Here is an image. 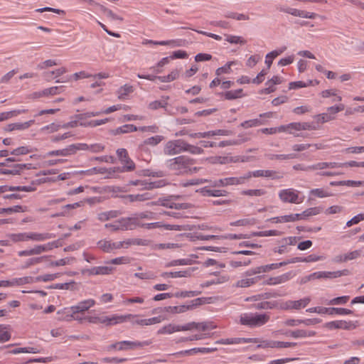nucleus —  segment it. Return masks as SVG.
Masks as SVG:
<instances>
[{
    "mask_svg": "<svg viewBox=\"0 0 364 364\" xmlns=\"http://www.w3.org/2000/svg\"><path fill=\"white\" fill-rule=\"evenodd\" d=\"M194 160L186 156H179L166 161V166L176 175L189 173Z\"/></svg>",
    "mask_w": 364,
    "mask_h": 364,
    "instance_id": "nucleus-1",
    "label": "nucleus"
},
{
    "mask_svg": "<svg viewBox=\"0 0 364 364\" xmlns=\"http://www.w3.org/2000/svg\"><path fill=\"white\" fill-rule=\"evenodd\" d=\"M269 320L267 314H243L240 316V323L250 328L259 327L267 323Z\"/></svg>",
    "mask_w": 364,
    "mask_h": 364,
    "instance_id": "nucleus-2",
    "label": "nucleus"
},
{
    "mask_svg": "<svg viewBox=\"0 0 364 364\" xmlns=\"http://www.w3.org/2000/svg\"><path fill=\"white\" fill-rule=\"evenodd\" d=\"M151 343V341H145L142 342L123 341L109 345L107 346L106 349L107 351H112L114 350H127L129 349H134L136 348H143L144 346H149Z\"/></svg>",
    "mask_w": 364,
    "mask_h": 364,
    "instance_id": "nucleus-3",
    "label": "nucleus"
},
{
    "mask_svg": "<svg viewBox=\"0 0 364 364\" xmlns=\"http://www.w3.org/2000/svg\"><path fill=\"white\" fill-rule=\"evenodd\" d=\"M88 144L85 143L73 144L68 146L66 148L59 150L50 151L47 153L48 156H67L75 154L79 150L88 149Z\"/></svg>",
    "mask_w": 364,
    "mask_h": 364,
    "instance_id": "nucleus-4",
    "label": "nucleus"
},
{
    "mask_svg": "<svg viewBox=\"0 0 364 364\" xmlns=\"http://www.w3.org/2000/svg\"><path fill=\"white\" fill-rule=\"evenodd\" d=\"M186 141L182 139L171 140L164 147V154L168 156L177 155L185 151Z\"/></svg>",
    "mask_w": 364,
    "mask_h": 364,
    "instance_id": "nucleus-5",
    "label": "nucleus"
},
{
    "mask_svg": "<svg viewBox=\"0 0 364 364\" xmlns=\"http://www.w3.org/2000/svg\"><path fill=\"white\" fill-rule=\"evenodd\" d=\"M296 346V343L294 342H284L273 340H265L260 342L257 345L258 348H291Z\"/></svg>",
    "mask_w": 364,
    "mask_h": 364,
    "instance_id": "nucleus-6",
    "label": "nucleus"
},
{
    "mask_svg": "<svg viewBox=\"0 0 364 364\" xmlns=\"http://www.w3.org/2000/svg\"><path fill=\"white\" fill-rule=\"evenodd\" d=\"M136 316L134 314H126V315H114L112 317L105 316L102 318H97L98 321L101 323H106L107 325H114L120 323L128 321L130 318H134Z\"/></svg>",
    "mask_w": 364,
    "mask_h": 364,
    "instance_id": "nucleus-7",
    "label": "nucleus"
},
{
    "mask_svg": "<svg viewBox=\"0 0 364 364\" xmlns=\"http://www.w3.org/2000/svg\"><path fill=\"white\" fill-rule=\"evenodd\" d=\"M279 197L284 203H299L298 191L292 188L284 189L279 191Z\"/></svg>",
    "mask_w": 364,
    "mask_h": 364,
    "instance_id": "nucleus-8",
    "label": "nucleus"
},
{
    "mask_svg": "<svg viewBox=\"0 0 364 364\" xmlns=\"http://www.w3.org/2000/svg\"><path fill=\"white\" fill-rule=\"evenodd\" d=\"M350 274L348 269H343L335 272H314L315 279H333L341 276H347Z\"/></svg>",
    "mask_w": 364,
    "mask_h": 364,
    "instance_id": "nucleus-9",
    "label": "nucleus"
},
{
    "mask_svg": "<svg viewBox=\"0 0 364 364\" xmlns=\"http://www.w3.org/2000/svg\"><path fill=\"white\" fill-rule=\"evenodd\" d=\"M241 181L237 177H229L210 181V186L213 188L226 187L228 186L240 185Z\"/></svg>",
    "mask_w": 364,
    "mask_h": 364,
    "instance_id": "nucleus-10",
    "label": "nucleus"
},
{
    "mask_svg": "<svg viewBox=\"0 0 364 364\" xmlns=\"http://www.w3.org/2000/svg\"><path fill=\"white\" fill-rule=\"evenodd\" d=\"M122 198L123 203L127 204L128 203H133L136 201H145L151 198V193L146 192L142 194H129L122 195L119 196Z\"/></svg>",
    "mask_w": 364,
    "mask_h": 364,
    "instance_id": "nucleus-11",
    "label": "nucleus"
},
{
    "mask_svg": "<svg viewBox=\"0 0 364 364\" xmlns=\"http://www.w3.org/2000/svg\"><path fill=\"white\" fill-rule=\"evenodd\" d=\"M114 269L112 267L100 266L84 269L82 273L88 275H107L112 274Z\"/></svg>",
    "mask_w": 364,
    "mask_h": 364,
    "instance_id": "nucleus-12",
    "label": "nucleus"
},
{
    "mask_svg": "<svg viewBox=\"0 0 364 364\" xmlns=\"http://www.w3.org/2000/svg\"><path fill=\"white\" fill-rule=\"evenodd\" d=\"M97 246L104 252L109 253L114 250L123 248L122 243L112 242L111 240H102L97 242Z\"/></svg>",
    "mask_w": 364,
    "mask_h": 364,
    "instance_id": "nucleus-13",
    "label": "nucleus"
},
{
    "mask_svg": "<svg viewBox=\"0 0 364 364\" xmlns=\"http://www.w3.org/2000/svg\"><path fill=\"white\" fill-rule=\"evenodd\" d=\"M257 342V338H222L215 342L216 344H240V343H256Z\"/></svg>",
    "mask_w": 364,
    "mask_h": 364,
    "instance_id": "nucleus-14",
    "label": "nucleus"
},
{
    "mask_svg": "<svg viewBox=\"0 0 364 364\" xmlns=\"http://www.w3.org/2000/svg\"><path fill=\"white\" fill-rule=\"evenodd\" d=\"M291 272H289L283 274L280 276L269 277L267 280L263 282V284L265 285H277L284 282H287L291 278Z\"/></svg>",
    "mask_w": 364,
    "mask_h": 364,
    "instance_id": "nucleus-15",
    "label": "nucleus"
},
{
    "mask_svg": "<svg viewBox=\"0 0 364 364\" xmlns=\"http://www.w3.org/2000/svg\"><path fill=\"white\" fill-rule=\"evenodd\" d=\"M95 304V300L87 299L79 302L77 305L71 306L73 314L75 315L77 313L85 312Z\"/></svg>",
    "mask_w": 364,
    "mask_h": 364,
    "instance_id": "nucleus-16",
    "label": "nucleus"
},
{
    "mask_svg": "<svg viewBox=\"0 0 364 364\" xmlns=\"http://www.w3.org/2000/svg\"><path fill=\"white\" fill-rule=\"evenodd\" d=\"M287 129H292L296 131L300 130H316L317 128L314 123L310 122H292L285 125Z\"/></svg>",
    "mask_w": 364,
    "mask_h": 364,
    "instance_id": "nucleus-17",
    "label": "nucleus"
},
{
    "mask_svg": "<svg viewBox=\"0 0 364 364\" xmlns=\"http://www.w3.org/2000/svg\"><path fill=\"white\" fill-rule=\"evenodd\" d=\"M352 322H347L346 321H330L325 324V326L331 330L333 329H346L348 330L351 328Z\"/></svg>",
    "mask_w": 364,
    "mask_h": 364,
    "instance_id": "nucleus-18",
    "label": "nucleus"
},
{
    "mask_svg": "<svg viewBox=\"0 0 364 364\" xmlns=\"http://www.w3.org/2000/svg\"><path fill=\"white\" fill-rule=\"evenodd\" d=\"M58 319L60 321H71L72 319L80 320L78 317H75L73 314L70 308H64L57 311Z\"/></svg>",
    "mask_w": 364,
    "mask_h": 364,
    "instance_id": "nucleus-19",
    "label": "nucleus"
},
{
    "mask_svg": "<svg viewBox=\"0 0 364 364\" xmlns=\"http://www.w3.org/2000/svg\"><path fill=\"white\" fill-rule=\"evenodd\" d=\"M193 272V268H188L186 270L183 271H178V272H163L161 276L164 278H168V277H172V278H177V277H190Z\"/></svg>",
    "mask_w": 364,
    "mask_h": 364,
    "instance_id": "nucleus-20",
    "label": "nucleus"
},
{
    "mask_svg": "<svg viewBox=\"0 0 364 364\" xmlns=\"http://www.w3.org/2000/svg\"><path fill=\"white\" fill-rule=\"evenodd\" d=\"M120 230H132V225L136 224V219L132 218H122L117 220Z\"/></svg>",
    "mask_w": 364,
    "mask_h": 364,
    "instance_id": "nucleus-21",
    "label": "nucleus"
},
{
    "mask_svg": "<svg viewBox=\"0 0 364 364\" xmlns=\"http://www.w3.org/2000/svg\"><path fill=\"white\" fill-rule=\"evenodd\" d=\"M286 50H287V47L283 46V47L280 48L279 49L272 50L270 53L267 54L266 59H265V64L267 66V70H269L270 68V67L272 64V62H273V59H274L278 55L283 53Z\"/></svg>",
    "mask_w": 364,
    "mask_h": 364,
    "instance_id": "nucleus-22",
    "label": "nucleus"
},
{
    "mask_svg": "<svg viewBox=\"0 0 364 364\" xmlns=\"http://www.w3.org/2000/svg\"><path fill=\"white\" fill-rule=\"evenodd\" d=\"M238 137L240 139H234V140L222 141L220 143L217 144V146L225 147L227 146L239 145V144H241L242 143H244L249 140V138L244 136V135H242V134H239Z\"/></svg>",
    "mask_w": 364,
    "mask_h": 364,
    "instance_id": "nucleus-23",
    "label": "nucleus"
},
{
    "mask_svg": "<svg viewBox=\"0 0 364 364\" xmlns=\"http://www.w3.org/2000/svg\"><path fill=\"white\" fill-rule=\"evenodd\" d=\"M55 235L49 232H29V238L33 241H44L48 239L54 238Z\"/></svg>",
    "mask_w": 364,
    "mask_h": 364,
    "instance_id": "nucleus-24",
    "label": "nucleus"
},
{
    "mask_svg": "<svg viewBox=\"0 0 364 364\" xmlns=\"http://www.w3.org/2000/svg\"><path fill=\"white\" fill-rule=\"evenodd\" d=\"M181 331L180 325L168 323L158 330V334H171L175 332Z\"/></svg>",
    "mask_w": 364,
    "mask_h": 364,
    "instance_id": "nucleus-25",
    "label": "nucleus"
},
{
    "mask_svg": "<svg viewBox=\"0 0 364 364\" xmlns=\"http://www.w3.org/2000/svg\"><path fill=\"white\" fill-rule=\"evenodd\" d=\"M119 210H109L100 213L97 215V219L100 221H107L112 218H115L121 215Z\"/></svg>",
    "mask_w": 364,
    "mask_h": 364,
    "instance_id": "nucleus-26",
    "label": "nucleus"
},
{
    "mask_svg": "<svg viewBox=\"0 0 364 364\" xmlns=\"http://www.w3.org/2000/svg\"><path fill=\"white\" fill-rule=\"evenodd\" d=\"M63 89V86H55L43 90L42 92L36 93L38 97L55 95L60 94Z\"/></svg>",
    "mask_w": 364,
    "mask_h": 364,
    "instance_id": "nucleus-27",
    "label": "nucleus"
},
{
    "mask_svg": "<svg viewBox=\"0 0 364 364\" xmlns=\"http://www.w3.org/2000/svg\"><path fill=\"white\" fill-rule=\"evenodd\" d=\"M138 131V127L134 124H124L113 131L114 134H127Z\"/></svg>",
    "mask_w": 364,
    "mask_h": 364,
    "instance_id": "nucleus-28",
    "label": "nucleus"
},
{
    "mask_svg": "<svg viewBox=\"0 0 364 364\" xmlns=\"http://www.w3.org/2000/svg\"><path fill=\"white\" fill-rule=\"evenodd\" d=\"M253 307L255 309H277L278 307V302L277 301H262L258 304H255L253 305Z\"/></svg>",
    "mask_w": 364,
    "mask_h": 364,
    "instance_id": "nucleus-29",
    "label": "nucleus"
},
{
    "mask_svg": "<svg viewBox=\"0 0 364 364\" xmlns=\"http://www.w3.org/2000/svg\"><path fill=\"white\" fill-rule=\"evenodd\" d=\"M121 163L123 164L124 166H121V168H117V171L126 172L132 171L135 169V164L129 156L124 159Z\"/></svg>",
    "mask_w": 364,
    "mask_h": 364,
    "instance_id": "nucleus-30",
    "label": "nucleus"
},
{
    "mask_svg": "<svg viewBox=\"0 0 364 364\" xmlns=\"http://www.w3.org/2000/svg\"><path fill=\"white\" fill-rule=\"evenodd\" d=\"M189 310V307L187 305L175 306H166L163 308V311L171 314H180L183 313Z\"/></svg>",
    "mask_w": 364,
    "mask_h": 364,
    "instance_id": "nucleus-31",
    "label": "nucleus"
},
{
    "mask_svg": "<svg viewBox=\"0 0 364 364\" xmlns=\"http://www.w3.org/2000/svg\"><path fill=\"white\" fill-rule=\"evenodd\" d=\"M362 184H363L362 181H353V180L340 181H331L330 183V185L331 186H347L357 187V186H361Z\"/></svg>",
    "mask_w": 364,
    "mask_h": 364,
    "instance_id": "nucleus-32",
    "label": "nucleus"
},
{
    "mask_svg": "<svg viewBox=\"0 0 364 364\" xmlns=\"http://www.w3.org/2000/svg\"><path fill=\"white\" fill-rule=\"evenodd\" d=\"M133 92V86L126 84L119 88L117 91L118 98L119 100H124L129 94L132 93Z\"/></svg>",
    "mask_w": 364,
    "mask_h": 364,
    "instance_id": "nucleus-33",
    "label": "nucleus"
},
{
    "mask_svg": "<svg viewBox=\"0 0 364 364\" xmlns=\"http://www.w3.org/2000/svg\"><path fill=\"white\" fill-rule=\"evenodd\" d=\"M169 99V97H163L162 100H156L154 102H151L149 104L148 107L150 109L156 110L160 107H166V106L168 105L167 100Z\"/></svg>",
    "mask_w": 364,
    "mask_h": 364,
    "instance_id": "nucleus-34",
    "label": "nucleus"
},
{
    "mask_svg": "<svg viewBox=\"0 0 364 364\" xmlns=\"http://www.w3.org/2000/svg\"><path fill=\"white\" fill-rule=\"evenodd\" d=\"M48 257V256H41V257H38L30 258L24 262V263L21 266V268L27 269L31 266L41 263L44 259H47Z\"/></svg>",
    "mask_w": 364,
    "mask_h": 364,
    "instance_id": "nucleus-35",
    "label": "nucleus"
},
{
    "mask_svg": "<svg viewBox=\"0 0 364 364\" xmlns=\"http://www.w3.org/2000/svg\"><path fill=\"white\" fill-rule=\"evenodd\" d=\"M260 278L261 276H257L249 279H242L241 280L237 281L236 286L238 287H248L257 282L258 280L260 279Z\"/></svg>",
    "mask_w": 364,
    "mask_h": 364,
    "instance_id": "nucleus-36",
    "label": "nucleus"
},
{
    "mask_svg": "<svg viewBox=\"0 0 364 364\" xmlns=\"http://www.w3.org/2000/svg\"><path fill=\"white\" fill-rule=\"evenodd\" d=\"M42 253L41 246L36 245L33 248L30 250H21L18 252L19 257H27L35 255H41Z\"/></svg>",
    "mask_w": 364,
    "mask_h": 364,
    "instance_id": "nucleus-37",
    "label": "nucleus"
},
{
    "mask_svg": "<svg viewBox=\"0 0 364 364\" xmlns=\"http://www.w3.org/2000/svg\"><path fill=\"white\" fill-rule=\"evenodd\" d=\"M269 160H289L295 159L296 155L295 154H269L265 155Z\"/></svg>",
    "mask_w": 364,
    "mask_h": 364,
    "instance_id": "nucleus-38",
    "label": "nucleus"
},
{
    "mask_svg": "<svg viewBox=\"0 0 364 364\" xmlns=\"http://www.w3.org/2000/svg\"><path fill=\"white\" fill-rule=\"evenodd\" d=\"M328 314L330 315L338 314V315H348L353 314V311L344 309V308H337V307H330L327 309Z\"/></svg>",
    "mask_w": 364,
    "mask_h": 364,
    "instance_id": "nucleus-39",
    "label": "nucleus"
},
{
    "mask_svg": "<svg viewBox=\"0 0 364 364\" xmlns=\"http://www.w3.org/2000/svg\"><path fill=\"white\" fill-rule=\"evenodd\" d=\"M310 301L311 299L309 297H305L297 301H291L292 309L299 310L301 308H305Z\"/></svg>",
    "mask_w": 364,
    "mask_h": 364,
    "instance_id": "nucleus-40",
    "label": "nucleus"
},
{
    "mask_svg": "<svg viewBox=\"0 0 364 364\" xmlns=\"http://www.w3.org/2000/svg\"><path fill=\"white\" fill-rule=\"evenodd\" d=\"M9 237L14 242L28 241L30 240L29 232L14 233L9 235Z\"/></svg>",
    "mask_w": 364,
    "mask_h": 364,
    "instance_id": "nucleus-41",
    "label": "nucleus"
},
{
    "mask_svg": "<svg viewBox=\"0 0 364 364\" xmlns=\"http://www.w3.org/2000/svg\"><path fill=\"white\" fill-rule=\"evenodd\" d=\"M264 124V122L259 119L246 120L240 124V127L247 129L254 127H258Z\"/></svg>",
    "mask_w": 364,
    "mask_h": 364,
    "instance_id": "nucleus-42",
    "label": "nucleus"
},
{
    "mask_svg": "<svg viewBox=\"0 0 364 364\" xmlns=\"http://www.w3.org/2000/svg\"><path fill=\"white\" fill-rule=\"evenodd\" d=\"M322 208L321 207H314L305 210L301 213H300V215H301V219H304L309 216L316 215L319 214Z\"/></svg>",
    "mask_w": 364,
    "mask_h": 364,
    "instance_id": "nucleus-43",
    "label": "nucleus"
},
{
    "mask_svg": "<svg viewBox=\"0 0 364 364\" xmlns=\"http://www.w3.org/2000/svg\"><path fill=\"white\" fill-rule=\"evenodd\" d=\"M256 224V220L255 218H244L240 219L235 222H232L230 225L232 226H247L254 225Z\"/></svg>",
    "mask_w": 364,
    "mask_h": 364,
    "instance_id": "nucleus-44",
    "label": "nucleus"
},
{
    "mask_svg": "<svg viewBox=\"0 0 364 364\" xmlns=\"http://www.w3.org/2000/svg\"><path fill=\"white\" fill-rule=\"evenodd\" d=\"M350 296H338L336 298H334L333 299H331L329 301H326L325 302L327 305H342L347 303V301L349 300Z\"/></svg>",
    "mask_w": 364,
    "mask_h": 364,
    "instance_id": "nucleus-45",
    "label": "nucleus"
},
{
    "mask_svg": "<svg viewBox=\"0 0 364 364\" xmlns=\"http://www.w3.org/2000/svg\"><path fill=\"white\" fill-rule=\"evenodd\" d=\"M287 130L285 125H282L279 127H271V128H263L259 130V132L265 134H274L277 132H282Z\"/></svg>",
    "mask_w": 364,
    "mask_h": 364,
    "instance_id": "nucleus-46",
    "label": "nucleus"
},
{
    "mask_svg": "<svg viewBox=\"0 0 364 364\" xmlns=\"http://www.w3.org/2000/svg\"><path fill=\"white\" fill-rule=\"evenodd\" d=\"M210 185L197 190L203 196L217 197L218 189H210Z\"/></svg>",
    "mask_w": 364,
    "mask_h": 364,
    "instance_id": "nucleus-47",
    "label": "nucleus"
},
{
    "mask_svg": "<svg viewBox=\"0 0 364 364\" xmlns=\"http://www.w3.org/2000/svg\"><path fill=\"white\" fill-rule=\"evenodd\" d=\"M211 298H206V297H200L197 298L196 299H193L191 301V304L187 305L189 307V310L193 309L197 306H199L205 303H209V300H210Z\"/></svg>",
    "mask_w": 364,
    "mask_h": 364,
    "instance_id": "nucleus-48",
    "label": "nucleus"
},
{
    "mask_svg": "<svg viewBox=\"0 0 364 364\" xmlns=\"http://www.w3.org/2000/svg\"><path fill=\"white\" fill-rule=\"evenodd\" d=\"M267 191L264 189H249L241 192L242 195L249 196H262L266 194Z\"/></svg>",
    "mask_w": 364,
    "mask_h": 364,
    "instance_id": "nucleus-49",
    "label": "nucleus"
},
{
    "mask_svg": "<svg viewBox=\"0 0 364 364\" xmlns=\"http://www.w3.org/2000/svg\"><path fill=\"white\" fill-rule=\"evenodd\" d=\"M225 17L229 18H232V19H236L238 21H247V20L250 19V17L247 15H245L243 14H237V13L232 12V11L227 12L225 14Z\"/></svg>",
    "mask_w": 364,
    "mask_h": 364,
    "instance_id": "nucleus-50",
    "label": "nucleus"
},
{
    "mask_svg": "<svg viewBox=\"0 0 364 364\" xmlns=\"http://www.w3.org/2000/svg\"><path fill=\"white\" fill-rule=\"evenodd\" d=\"M201 294L200 291H182L175 293L173 295L176 298L193 297Z\"/></svg>",
    "mask_w": 364,
    "mask_h": 364,
    "instance_id": "nucleus-51",
    "label": "nucleus"
},
{
    "mask_svg": "<svg viewBox=\"0 0 364 364\" xmlns=\"http://www.w3.org/2000/svg\"><path fill=\"white\" fill-rule=\"evenodd\" d=\"M285 265H286L285 262H281L279 263H272L270 264L259 266V269H260L261 272H269L271 270L277 269L279 267H283Z\"/></svg>",
    "mask_w": 364,
    "mask_h": 364,
    "instance_id": "nucleus-52",
    "label": "nucleus"
},
{
    "mask_svg": "<svg viewBox=\"0 0 364 364\" xmlns=\"http://www.w3.org/2000/svg\"><path fill=\"white\" fill-rule=\"evenodd\" d=\"M107 121H108V119L106 118V119H104L92 120V121L87 122H80V126L85 127H97V126H100L102 124H104Z\"/></svg>",
    "mask_w": 364,
    "mask_h": 364,
    "instance_id": "nucleus-53",
    "label": "nucleus"
},
{
    "mask_svg": "<svg viewBox=\"0 0 364 364\" xmlns=\"http://www.w3.org/2000/svg\"><path fill=\"white\" fill-rule=\"evenodd\" d=\"M23 211V208L21 205H15L10 208H0V214H12L14 213H19Z\"/></svg>",
    "mask_w": 364,
    "mask_h": 364,
    "instance_id": "nucleus-54",
    "label": "nucleus"
},
{
    "mask_svg": "<svg viewBox=\"0 0 364 364\" xmlns=\"http://www.w3.org/2000/svg\"><path fill=\"white\" fill-rule=\"evenodd\" d=\"M59 274H47L35 277V282H49L55 279Z\"/></svg>",
    "mask_w": 364,
    "mask_h": 364,
    "instance_id": "nucleus-55",
    "label": "nucleus"
},
{
    "mask_svg": "<svg viewBox=\"0 0 364 364\" xmlns=\"http://www.w3.org/2000/svg\"><path fill=\"white\" fill-rule=\"evenodd\" d=\"M164 139L163 136L156 135L154 136L149 137L144 141V144L156 146L159 144Z\"/></svg>",
    "mask_w": 364,
    "mask_h": 364,
    "instance_id": "nucleus-56",
    "label": "nucleus"
},
{
    "mask_svg": "<svg viewBox=\"0 0 364 364\" xmlns=\"http://www.w3.org/2000/svg\"><path fill=\"white\" fill-rule=\"evenodd\" d=\"M100 7L101 11L109 18H110L112 20H119L122 21L123 18L117 14H114L111 10L105 7L102 5H99Z\"/></svg>",
    "mask_w": 364,
    "mask_h": 364,
    "instance_id": "nucleus-57",
    "label": "nucleus"
},
{
    "mask_svg": "<svg viewBox=\"0 0 364 364\" xmlns=\"http://www.w3.org/2000/svg\"><path fill=\"white\" fill-rule=\"evenodd\" d=\"M13 282H14V285L16 284V285H19V286L23 285L25 284H31V283L36 282L35 277H23L21 278L14 279L13 280Z\"/></svg>",
    "mask_w": 364,
    "mask_h": 364,
    "instance_id": "nucleus-58",
    "label": "nucleus"
},
{
    "mask_svg": "<svg viewBox=\"0 0 364 364\" xmlns=\"http://www.w3.org/2000/svg\"><path fill=\"white\" fill-rule=\"evenodd\" d=\"M226 41L232 44H245L246 41L240 36L226 35Z\"/></svg>",
    "mask_w": 364,
    "mask_h": 364,
    "instance_id": "nucleus-59",
    "label": "nucleus"
},
{
    "mask_svg": "<svg viewBox=\"0 0 364 364\" xmlns=\"http://www.w3.org/2000/svg\"><path fill=\"white\" fill-rule=\"evenodd\" d=\"M34 122H35V121L33 119H31V120H29L28 122H23V123L22 122L14 123V130L26 129L28 127H30Z\"/></svg>",
    "mask_w": 364,
    "mask_h": 364,
    "instance_id": "nucleus-60",
    "label": "nucleus"
},
{
    "mask_svg": "<svg viewBox=\"0 0 364 364\" xmlns=\"http://www.w3.org/2000/svg\"><path fill=\"white\" fill-rule=\"evenodd\" d=\"M11 338V334L6 331V326L0 325V343L9 341Z\"/></svg>",
    "mask_w": 364,
    "mask_h": 364,
    "instance_id": "nucleus-61",
    "label": "nucleus"
},
{
    "mask_svg": "<svg viewBox=\"0 0 364 364\" xmlns=\"http://www.w3.org/2000/svg\"><path fill=\"white\" fill-rule=\"evenodd\" d=\"M310 193L311 195L318 198H325L332 196L331 193L327 192L323 188L312 189Z\"/></svg>",
    "mask_w": 364,
    "mask_h": 364,
    "instance_id": "nucleus-62",
    "label": "nucleus"
},
{
    "mask_svg": "<svg viewBox=\"0 0 364 364\" xmlns=\"http://www.w3.org/2000/svg\"><path fill=\"white\" fill-rule=\"evenodd\" d=\"M186 149L185 151H188L192 154H201L203 152V149L200 147L191 145L186 142Z\"/></svg>",
    "mask_w": 364,
    "mask_h": 364,
    "instance_id": "nucleus-63",
    "label": "nucleus"
},
{
    "mask_svg": "<svg viewBox=\"0 0 364 364\" xmlns=\"http://www.w3.org/2000/svg\"><path fill=\"white\" fill-rule=\"evenodd\" d=\"M134 277L141 279H154L156 278L155 274L151 271L146 272H136L134 274Z\"/></svg>",
    "mask_w": 364,
    "mask_h": 364,
    "instance_id": "nucleus-64",
    "label": "nucleus"
}]
</instances>
